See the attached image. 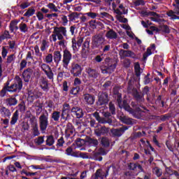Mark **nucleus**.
<instances>
[{
	"instance_id": "18",
	"label": "nucleus",
	"mask_w": 179,
	"mask_h": 179,
	"mask_svg": "<svg viewBox=\"0 0 179 179\" xmlns=\"http://www.w3.org/2000/svg\"><path fill=\"white\" fill-rule=\"evenodd\" d=\"M41 88L43 92H48L50 90V87L48 86V80L47 77H41L40 79Z\"/></svg>"
},
{
	"instance_id": "49",
	"label": "nucleus",
	"mask_w": 179,
	"mask_h": 179,
	"mask_svg": "<svg viewBox=\"0 0 179 179\" xmlns=\"http://www.w3.org/2000/svg\"><path fill=\"white\" fill-rule=\"evenodd\" d=\"M15 59H16V56L15 54H11L7 57L6 64H12V62H15Z\"/></svg>"
},
{
	"instance_id": "31",
	"label": "nucleus",
	"mask_w": 179,
	"mask_h": 179,
	"mask_svg": "<svg viewBox=\"0 0 179 179\" xmlns=\"http://www.w3.org/2000/svg\"><path fill=\"white\" fill-rule=\"evenodd\" d=\"M108 153V151L106 150L103 147L100 148L98 150V152L94 153L95 157H98V156H106Z\"/></svg>"
},
{
	"instance_id": "17",
	"label": "nucleus",
	"mask_w": 179,
	"mask_h": 179,
	"mask_svg": "<svg viewBox=\"0 0 179 179\" xmlns=\"http://www.w3.org/2000/svg\"><path fill=\"white\" fill-rule=\"evenodd\" d=\"M100 145L105 149L110 148V138L107 136H102L99 138Z\"/></svg>"
},
{
	"instance_id": "26",
	"label": "nucleus",
	"mask_w": 179,
	"mask_h": 179,
	"mask_svg": "<svg viewBox=\"0 0 179 179\" xmlns=\"http://www.w3.org/2000/svg\"><path fill=\"white\" fill-rule=\"evenodd\" d=\"M17 23H19V21L17 20H12L10 22L9 25L10 33H13L15 31H17V30H19V27H17Z\"/></svg>"
},
{
	"instance_id": "48",
	"label": "nucleus",
	"mask_w": 179,
	"mask_h": 179,
	"mask_svg": "<svg viewBox=\"0 0 179 179\" xmlns=\"http://www.w3.org/2000/svg\"><path fill=\"white\" fill-rule=\"evenodd\" d=\"M45 75H46L48 79H50V80H54V73L52 72V69L48 71H45Z\"/></svg>"
},
{
	"instance_id": "4",
	"label": "nucleus",
	"mask_w": 179,
	"mask_h": 179,
	"mask_svg": "<svg viewBox=\"0 0 179 179\" xmlns=\"http://www.w3.org/2000/svg\"><path fill=\"white\" fill-rule=\"evenodd\" d=\"M39 127L42 133L45 132L48 128V111L47 110H45V113L39 117Z\"/></svg>"
},
{
	"instance_id": "3",
	"label": "nucleus",
	"mask_w": 179,
	"mask_h": 179,
	"mask_svg": "<svg viewBox=\"0 0 179 179\" xmlns=\"http://www.w3.org/2000/svg\"><path fill=\"white\" fill-rule=\"evenodd\" d=\"M110 169H113V170H115V166L114 165H110L108 166L105 169V173L103 172V169H99L96 171L95 173L92 176V179H104L107 178L108 176H109L110 170Z\"/></svg>"
},
{
	"instance_id": "1",
	"label": "nucleus",
	"mask_w": 179,
	"mask_h": 179,
	"mask_svg": "<svg viewBox=\"0 0 179 179\" xmlns=\"http://www.w3.org/2000/svg\"><path fill=\"white\" fill-rule=\"evenodd\" d=\"M117 68V64L111 59L108 57L105 59V62L100 66L101 73H111Z\"/></svg>"
},
{
	"instance_id": "19",
	"label": "nucleus",
	"mask_w": 179,
	"mask_h": 179,
	"mask_svg": "<svg viewBox=\"0 0 179 179\" xmlns=\"http://www.w3.org/2000/svg\"><path fill=\"white\" fill-rule=\"evenodd\" d=\"M86 72L88 74L89 78H92V79H97L99 75H100L96 69L90 67L86 69Z\"/></svg>"
},
{
	"instance_id": "44",
	"label": "nucleus",
	"mask_w": 179,
	"mask_h": 179,
	"mask_svg": "<svg viewBox=\"0 0 179 179\" xmlns=\"http://www.w3.org/2000/svg\"><path fill=\"white\" fill-rule=\"evenodd\" d=\"M152 55V50L150 48H148L145 52L143 55V61H148V57Z\"/></svg>"
},
{
	"instance_id": "54",
	"label": "nucleus",
	"mask_w": 179,
	"mask_h": 179,
	"mask_svg": "<svg viewBox=\"0 0 179 179\" xmlns=\"http://www.w3.org/2000/svg\"><path fill=\"white\" fill-rule=\"evenodd\" d=\"M75 142L77 146H78V148H82V146L85 145V141L80 138H78Z\"/></svg>"
},
{
	"instance_id": "63",
	"label": "nucleus",
	"mask_w": 179,
	"mask_h": 179,
	"mask_svg": "<svg viewBox=\"0 0 179 179\" xmlns=\"http://www.w3.org/2000/svg\"><path fill=\"white\" fill-rule=\"evenodd\" d=\"M90 49H82L81 55L83 58H87V54H89Z\"/></svg>"
},
{
	"instance_id": "39",
	"label": "nucleus",
	"mask_w": 179,
	"mask_h": 179,
	"mask_svg": "<svg viewBox=\"0 0 179 179\" xmlns=\"http://www.w3.org/2000/svg\"><path fill=\"white\" fill-rule=\"evenodd\" d=\"M19 29L21 33H27V31H29V27H27V24L24 22H21L20 24Z\"/></svg>"
},
{
	"instance_id": "62",
	"label": "nucleus",
	"mask_w": 179,
	"mask_h": 179,
	"mask_svg": "<svg viewBox=\"0 0 179 179\" xmlns=\"http://www.w3.org/2000/svg\"><path fill=\"white\" fill-rule=\"evenodd\" d=\"M75 134V129L70 130H65V137L68 139L71 135H73Z\"/></svg>"
},
{
	"instance_id": "14",
	"label": "nucleus",
	"mask_w": 179,
	"mask_h": 179,
	"mask_svg": "<svg viewBox=\"0 0 179 179\" xmlns=\"http://www.w3.org/2000/svg\"><path fill=\"white\" fill-rule=\"evenodd\" d=\"M31 75H33V69L28 68L22 72V79L25 83H29L30 79H31Z\"/></svg>"
},
{
	"instance_id": "51",
	"label": "nucleus",
	"mask_w": 179,
	"mask_h": 179,
	"mask_svg": "<svg viewBox=\"0 0 179 179\" xmlns=\"http://www.w3.org/2000/svg\"><path fill=\"white\" fill-rule=\"evenodd\" d=\"M79 17V13L77 12L71 13L70 15H69V19L70 22H73V20H76V17Z\"/></svg>"
},
{
	"instance_id": "64",
	"label": "nucleus",
	"mask_w": 179,
	"mask_h": 179,
	"mask_svg": "<svg viewBox=\"0 0 179 179\" xmlns=\"http://www.w3.org/2000/svg\"><path fill=\"white\" fill-rule=\"evenodd\" d=\"M46 64H51L52 62V54H48L45 59Z\"/></svg>"
},
{
	"instance_id": "50",
	"label": "nucleus",
	"mask_w": 179,
	"mask_h": 179,
	"mask_svg": "<svg viewBox=\"0 0 179 179\" xmlns=\"http://www.w3.org/2000/svg\"><path fill=\"white\" fill-rule=\"evenodd\" d=\"M80 90V87H79V86H76L75 87H73L70 90V94H73V96H78V93H79Z\"/></svg>"
},
{
	"instance_id": "15",
	"label": "nucleus",
	"mask_w": 179,
	"mask_h": 179,
	"mask_svg": "<svg viewBox=\"0 0 179 179\" xmlns=\"http://www.w3.org/2000/svg\"><path fill=\"white\" fill-rule=\"evenodd\" d=\"M133 96L137 103H143L145 101V97L142 92H138L136 88L133 89Z\"/></svg>"
},
{
	"instance_id": "33",
	"label": "nucleus",
	"mask_w": 179,
	"mask_h": 179,
	"mask_svg": "<svg viewBox=\"0 0 179 179\" xmlns=\"http://www.w3.org/2000/svg\"><path fill=\"white\" fill-rule=\"evenodd\" d=\"M46 145L47 146H52L54 143H55V140L54 139V136L50 135V136H46Z\"/></svg>"
},
{
	"instance_id": "57",
	"label": "nucleus",
	"mask_w": 179,
	"mask_h": 179,
	"mask_svg": "<svg viewBox=\"0 0 179 179\" xmlns=\"http://www.w3.org/2000/svg\"><path fill=\"white\" fill-rule=\"evenodd\" d=\"M35 143L38 146L43 145V143H44V136H39L38 138L35 139Z\"/></svg>"
},
{
	"instance_id": "24",
	"label": "nucleus",
	"mask_w": 179,
	"mask_h": 179,
	"mask_svg": "<svg viewBox=\"0 0 179 179\" xmlns=\"http://www.w3.org/2000/svg\"><path fill=\"white\" fill-rule=\"evenodd\" d=\"M106 36L107 38H110V40H115L118 37V34L114 29H110L107 31Z\"/></svg>"
},
{
	"instance_id": "12",
	"label": "nucleus",
	"mask_w": 179,
	"mask_h": 179,
	"mask_svg": "<svg viewBox=\"0 0 179 179\" xmlns=\"http://www.w3.org/2000/svg\"><path fill=\"white\" fill-rule=\"evenodd\" d=\"M83 97V101L87 106H93V104H94V101H96V97H94V95L92 94H84Z\"/></svg>"
},
{
	"instance_id": "16",
	"label": "nucleus",
	"mask_w": 179,
	"mask_h": 179,
	"mask_svg": "<svg viewBox=\"0 0 179 179\" xmlns=\"http://www.w3.org/2000/svg\"><path fill=\"white\" fill-rule=\"evenodd\" d=\"M17 94H14L9 98H7L5 101V103L7 107H13L17 104V100L16 99Z\"/></svg>"
},
{
	"instance_id": "23",
	"label": "nucleus",
	"mask_w": 179,
	"mask_h": 179,
	"mask_svg": "<svg viewBox=\"0 0 179 179\" xmlns=\"http://www.w3.org/2000/svg\"><path fill=\"white\" fill-rule=\"evenodd\" d=\"M10 82L8 80L5 84L2 90L0 91V97H5L6 96V93H8V91L9 90V87H10Z\"/></svg>"
},
{
	"instance_id": "21",
	"label": "nucleus",
	"mask_w": 179,
	"mask_h": 179,
	"mask_svg": "<svg viewBox=\"0 0 179 179\" xmlns=\"http://www.w3.org/2000/svg\"><path fill=\"white\" fill-rule=\"evenodd\" d=\"M0 113L1 114V117H4V118H10V115H12L10 110L5 106H1L0 108Z\"/></svg>"
},
{
	"instance_id": "35",
	"label": "nucleus",
	"mask_w": 179,
	"mask_h": 179,
	"mask_svg": "<svg viewBox=\"0 0 179 179\" xmlns=\"http://www.w3.org/2000/svg\"><path fill=\"white\" fill-rule=\"evenodd\" d=\"M121 122H123V124H126V125H134L132 118L127 117L126 116L121 117Z\"/></svg>"
},
{
	"instance_id": "30",
	"label": "nucleus",
	"mask_w": 179,
	"mask_h": 179,
	"mask_svg": "<svg viewBox=\"0 0 179 179\" xmlns=\"http://www.w3.org/2000/svg\"><path fill=\"white\" fill-rule=\"evenodd\" d=\"M7 92L8 93H19L20 92V90H19V88L17 87L16 84H14V83L13 84H11L10 85V87L8 88V91H7Z\"/></svg>"
},
{
	"instance_id": "53",
	"label": "nucleus",
	"mask_w": 179,
	"mask_h": 179,
	"mask_svg": "<svg viewBox=\"0 0 179 179\" xmlns=\"http://www.w3.org/2000/svg\"><path fill=\"white\" fill-rule=\"evenodd\" d=\"M43 112V103H39V105L36 106V115H40Z\"/></svg>"
},
{
	"instance_id": "61",
	"label": "nucleus",
	"mask_w": 179,
	"mask_h": 179,
	"mask_svg": "<svg viewBox=\"0 0 179 179\" xmlns=\"http://www.w3.org/2000/svg\"><path fill=\"white\" fill-rule=\"evenodd\" d=\"M86 16H88L89 17H91V19H96V17H99V14L93 12H89L86 13L85 14Z\"/></svg>"
},
{
	"instance_id": "10",
	"label": "nucleus",
	"mask_w": 179,
	"mask_h": 179,
	"mask_svg": "<svg viewBox=\"0 0 179 179\" xmlns=\"http://www.w3.org/2000/svg\"><path fill=\"white\" fill-rule=\"evenodd\" d=\"M71 73L76 77L80 76L82 75V66L78 64H71Z\"/></svg>"
},
{
	"instance_id": "40",
	"label": "nucleus",
	"mask_w": 179,
	"mask_h": 179,
	"mask_svg": "<svg viewBox=\"0 0 179 179\" xmlns=\"http://www.w3.org/2000/svg\"><path fill=\"white\" fill-rule=\"evenodd\" d=\"M129 52V50H125L124 49H120L119 50V55L121 58H128V54Z\"/></svg>"
},
{
	"instance_id": "2",
	"label": "nucleus",
	"mask_w": 179,
	"mask_h": 179,
	"mask_svg": "<svg viewBox=\"0 0 179 179\" xmlns=\"http://www.w3.org/2000/svg\"><path fill=\"white\" fill-rule=\"evenodd\" d=\"M111 115H113L111 112H105L103 113V117H100V115L97 112L94 113V118L96 120V121H98L99 124H109V125L113 124V119L111 118Z\"/></svg>"
},
{
	"instance_id": "47",
	"label": "nucleus",
	"mask_w": 179,
	"mask_h": 179,
	"mask_svg": "<svg viewBox=\"0 0 179 179\" xmlns=\"http://www.w3.org/2000/svg\"><path fill=\"white\" fill-rule=\"evenodd\" d=\"M109 111L111 113L112 115H115V105L113 103V101L109 102Z\"/></svg>"
},
{
	"instance_id": "29",
	"label": "nucleus",
	"mask_w": 179,
	"mask_h": 179,
	"mask_svg": "<svg viewBox=\"0 0 179 179\" xmlns=\"http://www.w3.org/2000/svg\"><path fill=\"white\" fill-rule=\"evenodd\" d=\"M74 106L75 105H73V103H64L63 104L62 110H64L65 111L72 113V108H73Z\"/></svg>"
},
{
	"instance_id": "13",
	"label": "nucleus",
	"mask_w": 179,
	"mask_h": 179,
	"mask_svg": "<svg viewBox=\"0 0 179 179\" xmlns=\"http://www.w3.org/2000/svg\"><path fill=\"white\" fill-rule=\"evenodd\" d=\"M127 129H129V126H122L119 129H115L112 130L111 132L113 136H117V138H120V136H122V135L125 134V131H127Z\"/></svg>"
},
{
	"instance_id": "8",
	"label": "nucleus",
	"mask_w": 179,
	"mask_h": 179,
	"mask_svg": "<svg viewBox=\"0 0 179 179\" xmlns=\"http://www.w3.org/2000/svg\"><path fill=\"white\" fill-rule=\"evenodd\" d=\"M53 29H54L53 34H56L58 40H61V41L64 40V37H66V27H55Z\"/></svg>"
},
{
	"instance_id": "11",
	"label": "nucleus",
	"mask_w": 179,
	"mask_h": 179,
	"mask_svg": "<svg viewBox=\"0 0 179 179\" xmlns=\"http://www.w3.org/2000/svg\"><path fill=\"white\" fill-rule=\"evenodd\" d=\"M71 114L75 115L78 120H80V118H83V115H85L83 109L76 105H74L73 108H72Z\"/></svg>"
},
{
	"instance_id": "5",
	"label": "nucleus",
	"mask_w": 179,
	"mask_h": 179,
	"mask_svg": "<svg viewBox=\"0 0 179 179\" xmlns=\"http://www.w3.org/2000/svg\"><path fill=\"white\" fill-rule=\"evenodd\" d=\"M110 102V96L108 92H101L98 94V100L96 101L97 107H103L107 106Z\"/></svg>"
},
{
	"instance_id": "42",
	"label": "nucleus",
	"mask_w": 179,
	"mask_h": 179,
	"mask_svg": "<svg viewBox=\"0 0 179 179\" xmlns=\"http://www.w3.org/2000/svg\"><path fill=\"white\" fill-rule=\"evenodd\" d=\"M36 13V9L29 8L27 10V12L24 14V17H30V16H33Z\"/></svg>"
},
{
	"instance_id": "41",
	"label": "nucleus",
	"mask_w": 179,
	"mask_h": 179,
	"mask_svg": "<svg viewBox=\"0 0 179 179\" xmlns=\"http://www.w3.org/2000/svg\"><path fill=\"white\" fill-rule=\"evenodd\" d=\"M41 69L44 72V73L51 69L50 65L45 63H41L39 64Z\"/></svg>"
},
{
	"instance_id": "46",
	"label": "nucleus",
	"mask_w": 179,
	"mask_h": 179,
	"mask_svg": "<svg viewBox=\"0 0 179 179\" xmlns=\"http://www.w3.org/2000/svg\"><path fill=\"white\" fill-rule=\"evenodd\" d=\"M50 157H51V156H47L45 158L38 159V160H44V162H47L48 163H58L57 159H52Z\"/></svg>"
},
{
	"instance_id": "28",
	"label": "nucleus",
	"mask_w": 179,
	"mask_h": 179,
	"mask_svg": "<svg viewBox=\"0 0 179 179\" xmlns=\"http://www.w3.org/2000/svg\"><path fill=\"white\" fill-rule=\"evenodd\" d=\"M51 118L55 122H59V119L61 118V112H59V111H54L52 113Z\"/></svg>"
},
{
	"instance_id": "27",
	"label": "nucleus",
	"mask_w": 179,
	"mask_h": 179,
	"mask_svg": "<svg viewBox=\"0 0 179 179\" xmlns=\"http://www.w3.org/2000/svg\"><path fill=\"white\" fill-rule=\"evenodd\" d=\"M17 120H19V110H15L11 117V120L10 122V125H15V124L17 122Z\"/></svg>"
},
{
	"instance_id": "60",
	"label": "nucleus",
	"mask_w": 179,
	"mask_h": 179,
	"mask_svg": "<svg viewBox=\"0 0 179 179\" xmlns=\"http://www.w3.org/2000/svg\"><path fill=\"white\" fill-rule=\"evenodd\" d=\"M17 6H19L21 8V9H26L27 8H29L30 6V3L29 1L22 2L21 4H17Z\"/></svg>"
},
{
	"instance_id": "25",
	"label": "nucleus",
	"mask_w": 179,
	"mask_h": 179,
	"mask_svg": "<svg viewBox=\"0 0 179 179\" xmlns=\"http://www.w3.org/2000/svg\"><path fill=\"white\" fill-rule=\"evenodd\" d=\"M62 59V55L61 54V52L56 50L53 52V59L55 64L58 65L61 62Z\"/></svg>"
},
{
	"instance_id": "58",
	"label": "nucleus",
	"mask_w": 179,
	"mask_h": 179,
	"mask_svg": "<svg viewBox=\"0 0 179 179\" xmlns=\"http://www.w3.org/2000/svg\"><path fill=\"white\" fill-rule=\"evenodd\" d=\"M159 118H160L161 121H162V122H164V121H167V120H170V118H171V115H170L169 114H165V115H162L159 116Z\"/></svg>"
},
{
	"instance_id": "34",
	"label": "nucleus",
	"mask_w": 179,
	"mask_h": 179,
	"mask_svg": "<svg viewBox=\"0 0 179 179\" xmlns=\"http://www.w3.org/2000/svg\"><path fill=\"white\" fill-rule=\"evenodd\" d=\"M68 117H69V112L62 109V113H60L61 121H67Z\"/></svg>"
},
{
	"instance_id": "59",
	"label": "nucleus",
	"mask_w": 179,
	"mask_h": 179,
	"mask_svg": "<svg viewBox=\"0 0 179 179\" xmlns=\"http://www.w3.org/2000/svg\"><path fill=\"white\" fill-rule=\"evenodd\" d=\"M161 31L169 34V33H170V28L169 27L168 25H162L161 26Z\"/></svg>"
},
{
	"instance_id": "43",
	"label": "nucleus",
	"mask_w": 179,
	"mask_h": 179,
	"mask_svg": "<svg viewBox=\"0 0 179 179\" xmlns=\"http://www.w3.org/2000/svg\"><path fill=\"white\" fill-rule=\"evenodd\" d=\"M33 136H38L40 135V131L38 130V124H35L32 127Z\"/></svg>"
},
{
	"instance_id": "55",
	"label": "nucleus",
	"mask_w": 179,
	"mask_h": 179,
	"mask_svg": "<svg viewBox=\"0 0 179 179\" xmlns=\"http://www.w3.org/2000/svg\"><path fill=\"white\" fill-rule=\"evenodd\" d=\"M47 48H48V42L45 40H43L41 47V51L44 52V50H47Z\"/></svg>"
},
{
	"instance_id": "37",
	"label": "nucleus",
	"mask_w": 179,
	"mask_h": 179,
	"mask_svg": "<svg viewBox=\"0 0 179 179\" xmlns=\"http://www.w3.org/2000/svg\"><path fill=\"white\" fill-rule=\"evenodd\" d=\"M88 143L90 146H93L94 148H97L99 146V140L93 138H90L88 139Z\"/></svg>"
},
{
	"instance_id": "32",
	"label": "nucleus",
	"mask_w": 179,
	"mask_h": 179,
	"mask_svg": "<svg viewBox=\"0 0 179 179\" xmlns=\"http://www.w3.org/2000/svg\"><path fill=\"white\" fill-rule=\"evenodd\" d=\"M113 94L117 100V104L120 106L122 103V94L118 91H114Z\"/></svg>"
},
{
	"instance_id": "20",
	"label": "nucleus",
	"mask_w": 179,
	"mask_h": 179,
	"mask_svg": "<svg viewBox=\"0 0 179 179\" xmlns=\"http://www.w3.org/2000/svg\"><path fill=\"white\" fill-rule=\"evenodd\" d=\"M108 128L106 127H101L94 130V134L96 136L101 138V135H106L108 132Z\"/></svg>"
},
{
	"instance_id": "45",
	"label": "nucleus",
	"mask_w": 179,
	"mask_h": 179,
	"mask_svg": "<svg viewBox=\"0 0 179 179\" xmlns=\"http://www.w3.org/2000/svg\"><path fill=\"white\" fill-rule=\"evenodd\" d=\"M66 155H67V156L76 157V154L73 152V148H72V147H69L66 149Z\"/></svg>"
},
{
	"instance_id": "56",
	"label": "nucleus",
	"mask_w": 179,
	"mask_h": 179,
	"mask_svg": "<svg viewBox=\"0 0 179 179\" xmlns=\"http://www.w3.org/2000/svg\"><path fill=\"white\" fill-rule=\"evenodd\" d=\"M127 58H131L132 59H138V57L136 56V54H135L134 51L131 50H129Z\"/></svg>"
},
{
	"instance_id": "22",
	"label": "nucleus",
	"mask_w": 179,
	"mask_h": 179,
	"mask_svg": "<svg viewBox=\"0 0 179 179\" xmlns=\"http://www.w3.org/2000/svg\"><path fill=\"white\" fill-rule=\"evenodd\" d=\"M14 85H16L20 92L23 89V80L19 76H15L14 78Z\"/></svg>"
},
{
	"instance_id": "52",
	"label": "nucleus",
	"mask_w": 179,
	"mask_h": 179,
	"mask_svg": "<svg viewBox=\"0 0 179 179\" xmlns=\"http://www.w3.org/2000/svg\"><path fill=\"white\" fill-rule=\"evenodd\" d=\"M82 49L90 50V39H86L83 43Z\"/></svg>"
},
{
	"instance_id": "6",
	"label": "nucleus",
	"mask_w": 179,
	"mask_h": 179,
	"mask_svg": "<svg viewBox=\"0 0 179 179\" xmlns=\"http://www.w3.org/2000/svg\"><path fill=\"white\" fill-rule=\"evenodd\" d=\"M106 39L101 35H94L92 40V50L96 48H103V45L104 44Z\"/></svg>"
},
{
	"instance_id": "7",
	"label": "nucleus",
	"mask_w": 179,
	"mask_h": 179,
	"mask_svg": "<svg viewBox=\"0 0 179 179\" xmlns=\"http://www.w3.org/2000/svg\"><path fill=\"white\" fill-rule=\"evenodd\" d=\"M123 104L124 110L130 113V114H132V115H134L136 118H141V116L136 115L138 113H141V120H143V117H145V111L142 110L141 108L137 107L136 108V109H134L131 108V106H129V105H125V101H123Z\"/></svg>"
},
{
	"instance_id": "9",
	"label": "nucleus",
	"mask_w": 179,
	"mask_h": 179,
	"mask_svg": "<svg viewBox=\"0 0 179 179\" xmlns=\"http://www.w3.org/2000/svg\"><path fill=\"white\" fill-rule=\"evenodd\" d=\"M71 59H72V53L68 50L65 49L63 51V66L64 68H68L69 65V62H71Z\"/></svg>"
},
{
	"instance_id": "38",
	"label": "nucleus",
	"mask_w": 179,
	"mask_h": 179,
	"mask_svg": "<svg viewBox=\"0 0 179 179\" xmlns=\"http://www.w3.org/2000/svg\"><path fill=\"white\" fill-rule=\"evenodd\" d=\"M152 173L153 174L157 176V177H162L163 174V171L162 170V169L155 166V168L152 169Z\"/></svg>"
},
{
	"instance_id": "36",
	"label": "nucleus",
	"mask_w": 179,
	"mask_h": 179,
	"mask_svg": "<svg viewBox=\"0 0 179 179\" xmlns=\"http://www.w3.org/2000/svg\"><path fill=\"white\" fill-rule=\"evenodd\" d=\"M167 16H169V17H171V19L172 20H179V16L177 15V14H176V13H174L173 11V10H170L167 13H166Z\"/></svg>"
}]
</instances>
